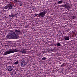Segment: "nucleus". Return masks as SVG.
Segmentation results:
<instances>
[{"mask_svg": "<svg viewBox=\"0 0 77 77\" xmlns=\"http://www.w3.org/2000/svg\"><path fill=\"white\" fill-rule=\"evenodd\" d=\"M58 4H62V3H63V1L60 0L58 2Z\"/></svg>", "mask_w": 77, "mask_h": 77, "instance_id": "nucleus-12", "label": "nucleus"}, {"mask_svg": "<svg viewBox=\"0 0 77 77\" xmlns=\"http://www.w3.org/2000/svg\"><path fill=\"white\" fill-rule=\"evenodd\" d=\"M57 6L58 7H63L64 8H66V9H67L68 10H69V8H71L70 6H69V5L67 4H66L63 5H60Z\"/></svg>", "mask_w": 77, "mask_h": 77, "instance_id": "nucleus-3", "label": "nucleus"}, {"mask_svg": "<svg viewBox=\"0 0 77 77\" xmlns=\"http://www.w3.org/2000/svg\"><path fill=\"white\" fill-rule=\"evenodd\" d=\"M27 53V51L26 50H22L20 51V53L22 54H26Z\"/></svg>", "mask_w": 77, "mask_h": 77, "instance_id": "nucleus-7", "label": "nucleus"}, {"mask_svg": "<svg viewBox=\"0 0 77 77\" xmlns=\"http://www.w3.org/2000/svg\"><path fill=\"white\" fill-rule=\"evenodd\" d=\"M16 14H13V13H11V15H9V16L10 17H16Z\"/></svg>", "mask_w": 77, "mask_h": 77, "instance_id": "nucleus-8", "label": "nucleus"}, {"mask_svg": "<svg viewBox=\"0 0 77 77\" xmlns=\"http://www.w3.org/2000/svg\"><path fill=\"white\" fill-rule=\"evenodd\" d=\"M6 38L7 39H10L12 38V39H18L19 38L18 35L17 33L14 32H10L9 33V35H7L6 36Z\"/></svg>", "mask_w": 77, "mask_h": 77, "instance_id": "nucleus-1", "label": "nucleus"}, {"mask_svg": "<svg viewBox=\"0 0 77 77\" xmlns=\"http://www.w3.org/2000/svg\"><path fill=\"white\" fill-rule=\"evenodd\" d=\"M66 65V64L65 63H63V64L61 65V66L64 68V67H65Z\"/></svg>", "mask_w": 77, "mask_h": 77, "instance_id": "nucleus-11", "label": "nucleus"}, {"mask_svg": "<svg viewBox=\"0 0 77 77\" xmlns=\"http://www.w3.org/2000/svg\"><path fill=\"white\" fill-rule=\"evenodd\" d=\"M47 59V58L45 57H43L42 58V60H46Z\"/></svg>", "mask_w": 77, "mask_h": 77, "instance_id": "nucleus-15", "label": "nucleus"}, {"mask_svg": "<svg viewBox=\"0 0 77 77\" xmlns=\"http://www.w3.org/2000/svg\"><path fill=\"white\" fill-rule=\"evenodd\" d=\"M20 6H23V5L21 4H20Z\"/></svg>", "mask_w": 77, "mask_h": 77, "instance_id": "nucleus-19", "label": "nucleus"}, {"mask_svg": "<svg viewBox=\"0 0 77 77\" xmlns=\"http://www.w3.org/2000/svg\"><path fill=\"white\" fill-rule=\"evenodd\" d=\"M13 7L11 5H8V8L9 9H12Z\"/></svg>", "mask_w": 77, "mask_h": 77, "instance_id": "nucleus-10", "label": "nucleus"}, {"mask_svg": "<svg viewBox=\"0 0 77 77\" xmlns=\"http://www.w3.org/2000/svg\"><path fill=\"white\" fill-rule=\"evenodd\" d=\"M15 2H18V0H15Z\"/></svg>", "mask_w": 77, "mask_h": 77, "instance_id": "nucleus-22", "label": "nucleus"}, {"mask_svg": "<svg viewBox=\"0 0 77 77\" xmlns=\"http://www.w3.org/2000/svg\"><path fill=\"white\" fill-rule=\"evenodd\" d=\"M15 32H16V33H20V32H21L20 30H15Z\"/></svg>", "mask_w": 77, "mask_h": 77, "instance_id": "nucleus-13", "label": "nucleus"}, {"mask_svg": "<svg viewBox=\"0 0 77 77\" xmlns=\"http://www.w3.org/2000/svg\"><path fill=\"white\" fill-rule=\"evenodd\" d=\"M51 51H53L54 49H51Z\"/></svg>", "mask_w": 77, "mask_h": 77, "instance_id": "nucleus-21", "label": "nucleus"}, {"mask_svg": "<svg viewBox=\"0 0 77 77\" xmlns=\"http://www.w3.org/2000/svg\"><path fill=\"white\" fill-rule=\"evenodd\" d=\"M46 14H47V11H44L43 12L39 13H38V15L40 17L43 18V17H45V15Z\"/></svg>", "mask_w": 77, "mask_h": 77, "instance_id": "nucleus-4", "label": "nucleus"}, {"mask_svg": "<svg viewBox=\"0 0 77 77\" xmlns=\"http://www.w3.org/2000/svg\"><path fill=\"white\" fill-rule=\"evenodd\" d=\"M17 2L18 3H19V2H20V1H17Z\"/></svg>", "mask_w": 77, "mask_h": 77, "instance_id": "nucleus-23", "label": "nucleus"}, {"mask_svg": "<svg viewBox=\"0 0 77 77\" xmlns=\"http://www.w3.org/2000/svg\"><path fill=\"white\" fill-rule=\"evenodd\" d=\"M8 5H7L4 7V9H8Z\"/></svg>", "mask_w": 77, "mask_h": 77, "instance_id": "nucleus-16", "label": "nucleus"}, {"mask_svg": "<svg viewBox=\"0 0 77 77\" xmlns=\"http://www.w3.org/2000/svg\"><path fill=\"white\" fill-rule=\"evenodd\" d=\"M14 64L15 65H17V64H18V61H16L14 63Z\"/></svg>", "mask_w": 77, "mask_h": 77, "instance_id": "nucleus-17", "label": "nucleus"}, {"mask_svg": "<svg viewBox=\"0 0 77 77\" xmlns=\"http://www.w3.org/2000/svg\"><path fill=\"white\" fill-rule=\"evenodd\" d=\"M72 18L73 19H75V16H73L72 17Z\"/></svg>", "mask_w": 77, "mask_h": 77, "instance_id": "nucleus-18", "label": "nucleus"}, {"mask_svg": "<svg viewBox=\"0 0 77 77\" xmlns=\"http://www.w3.org/2000/svg\"><path fill=\"white\" fill-rule=\"evenodd\" d=\"M20 51V50L15 49H11L8 51L5 52V55H7V54H10V53H15V52H18V51Z\"/></svg>", "mask_w": 77, "mask_h": 77, "instance_id": "nucleus-2", "label": "nucleus"}, {"mask_svg": "<svg viewBox=\"0 0 77 77\" xmlns=\"http://www.w3.org/2000/svg\"><path fill=\"white\" fill-rule=\"evenodd\" d=\"M0 53H1V52H0Z\"/></svg>", "mask_w": 77, "mask_h": 77, "instance_id": "nucleus-25", "label": "nucleus"}, {"mask_svg": "<svg viewBox=\"0 0 77 77\" xmlns=\"http://www.w3.org/2000/svg\"><path fill=\"white\" fill-rule=\"evenodd\" d=\"M27 26H29V25H28Z\"/></svg>", "mask_w": 77, "mask_h": 77, "instance_id": "nucleus-24", "label": "nucleus"}, {"mask_svg": "<svg viewBox=\"0 0 77 77\" xmlns=\"http://www.w3.org/2000/svg\"><path fill=\"white\" fill-rule=\"evenodd\" d=\"M27 63L25 62L24 60H22L20 62V65L22 67H24L25 65H26Z\"/></svg>", "mask_w": 77, "mask_h": 77, "instance_id": "nucleus-5", "label": "nucleus"}, {"mask_svg": "<svg viewBox=\"0 0 77 77\" xmlns=\"http://www.w3.org/2000/svg\"><path fill=\"white\" fill-rule=\"evenodd\" d=\"M8 70L9 72H11V71H12L13 70V68L11 66H8Z\"/></svg>", "mask_w": 77, "mask_h": 77, "instance_id": "nucleus-6", "label": "nucleus"}, {"mask_svg": "<svg viewBox=\"0 0 77 77\" xmlns=\"http://www.w3.org/2000/svg\"><path fill=\"white\" fill-rule=\"evenodd\" d=\"M38 14H35V16H36V17H38Z\"/></svg>", "mask_w": 77, "mask_h": 77, "instance_id": "nucleus-20", "label": "nucleus"}, {"mask_svg": "<svg viewBox=\"0 0 77 77\" xmlns=\"http://www.w3.org/2000/svg\"><path fill=\"white\" fill-rule=\"evenodd\" d=\"M56 45H57V46H58V47H60V46L61 45L60 43H58L56 44Z\"/></svg>", "mask_w": 77, "mask_h": 77, "instance_id": "nucleus-14", "label": "nucleus"}, {"mask_svg": "<svg viewBox=\"0 0 77 77\" xmlns=\"http://www.w3.org/2000/svg\"><path fill=\"white\" fill-rule=\"evenodd\" d=\"M65 40H69V37L68 36H65L64 37Z\"/></svg>", "mask_w": 77, "mask_h": 77, "instance_id": "nucleus-9", "label": "nucleus"}]
</instances>
